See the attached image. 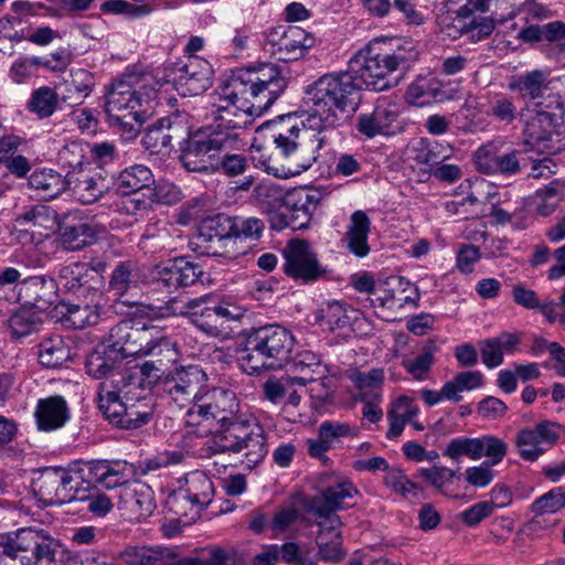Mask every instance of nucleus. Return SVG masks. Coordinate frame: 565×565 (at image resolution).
I'll return each instance as SVG.
<instances>
[{
  "label": "nucleus",
  "mask_w": 565,
  "mask_h": 565,
  "mask_svg": "<svg viewBox=\"0 0 565 565\" xmlns=\"http://www.w3.org/2000/svg\"><path fill=\"white\" fill-rule=\"evenodd\" d=\"M138 355L150 356L148 361L153 363H161V367L166 370L167 365L175 360V352L171 343L160 338L150 340L146 345L139 348Z\"/></svg>",
  "instance_id": "nucleus-52"
},
{
  "label": "nucleus",
  "mask_w": 565,
  "mask_h": 565,
  "mask_svg": "<svg viewBox=\"0 0 565 565\" xmlns=\"http://www.w3.org/2000/svg\"><path fill=\"white\" fill-rule=\"evenodd\" d=\"M555 114L543 110L541 104H536L531 116L526 119L523 135L526 150L537 149L540 151L548 131L553 128Z\"/></svg>",
  "instance_id": "nucleus-32"
},
{
  "label": "nucleus",
  "mask_w": 565,
  "mask_h": 565,
  "mask_svg": "<svg viewBox=\"0 0 565 565\" xmlns=\"http://www.w3.org/2000/svg\"><path fill=\"white\" fill-rule=\"evenodd\" d=\"M324 196L326 193L317 188H296L288 191L271 226L276 230L290 227L292 231L307 228Z\"/></svg>",
  "instance_id": "nucleus-11"
},
{
  "label": "nucleus",
  "mask_w": 565,
  "mask_h": 565,
  "mask_svg": "<svg viewBox=\"0 0 565 565\" xmlns=\"http://www.w3.org/2000/svg\"><path fill=\"white\" fill-rule=\"evenodd\" d=\"M388 111L383 108H375L371 114H362L358 118L356 128L366 138H374L384 134L388 127L386 122Z\"/></svg>",
  "instance_id": "nucleus-53"
},
{
  "label": "nucleus",
  "mask_w": 565,
  "mask_h": 565,
  "mask_svg": "<svg viewBox=\"0 0 565 565\" xmlns=\"http://www.w3.org/2000/svg\"><path fill=\"white\" fill-rule=\"evenodd\" d=\"M125 360L124 356L105 345L97 347L86 359L87 374L95 379H108L116 375L117 369Z\"/></svg>",
  "instance_id": "nucleus-36"
},
{
  "label": "nucleus",
  "mask_w": 565,
  "mask_h": 565,
  "mask_svg": "<svg viewBox=\"0 0 565 565\" xmlns=\"http://www.w3.org/2000/svg\"><path fill=\"white\" fill-rule=\"evenodd\" d=\"M138 264L134 260L119 262L110 276L109 290L117 297L128 292L131 287L138 284Z\"/></svg>",
  "instance_id": "nucleus-44"
},
{
  "label": "nucleus",
  "mask_w": 565,
  "mask_h": 565,
  "mask_svg": "<svg viewBox=\"0 0 565 565\" xmlns=\"http://www.w3.org/2000/svg\"><path fill=\"white\" fill-rule=\"evenodd\" d=\"M371 231V221L365 212L355 211L351 215V222L348 226L345 237L348 249L356 257H365L371 248L367 243V236Z\"/></svg>",
  "instance_id": "nucleus-38"
},
{
  "label": "nucleus",
  "mask_w": 565,
  "mask_h": 565,
  "mask_svg": "<svg viewBox=\"0 0 565 565\" xmlns=\"http://www.w3.org/2000/svg\"><path fill=\"white\" fill-rule=\"evenodd\" d=\"M522 152L518 149L500 152L493 143H487L475 152L473 160L481 173L512 177L519 174L525 166L524 159H520Z\"/></svg>",
  "instance_id": "nucleus-19"
},
{
  "label": "nucleus",
  "mask_w": 565,
  "mask_h": 565,
  "mask_svg": "<svg viewBox=\"0 0 565 565\" xmlns=\"http://www.w3.org/2000/svg\"><path fill=\"white\" fill-rule=\"evenodd\" d=\"M508 445L504 440L492 435H483L477 438V458L486 457V465L495 466L507 456Z\"/></svg>",
  "instance_id": "nucleus-50"
},
{
  "label": "nucleus",
  "mask_w": 565,
  "mask_h": 565,
  "mask_svg": "<svg viewBox=\"0 0 565 565\" xmlns=\"http://www.w3.org/2000/svg\"><path fill=\"white\" fill-rule=\"evenodd\" d=\"M142 332L134 329L130 322L121 321L110 329L107 343L104 345L126 359L139 354L136 340L142 339Z\"/></svg>",
  "instance_id": "nucleus-37"
},
{
  "label": "nucleus",
  "mask_w": 565,
  "mask_h": 565,
  "mask_svg": "<svg viewBox=\"0 0 565 565\" xmlns=\"http://www.w3.org/2000/svg\"><path fill=\"white\" fill-rule=\"evenodd\" d=\"M107 383L99 384L98 406L105 418L115 427L120 429H136L146 425L151 417V413L137 403L122 402L119 398V392L122 386L119 382L113 385Z\"/></svg>",
  "instance_id": "nucleus-10"
},
{
  "label": "nucleus",
  "mask_w": 565,
  "mask_h": 565,
  "mask_svg": "<svg viewBox=\"0 0 565 565\" xmlns=\"http://www.w3.org/2000/svg\"><path fill=\"white\" fill-rule=\"evenodd\" d=\"M222 138V134H214L209 127L193 132L186 127L185 136L179 141V159L183 168L191 172L210 173L217 149L225 146L221 142Z\"/></svg>",
  "instance_id": "nucleus-9"
},
{
  "label": "nucleus",
  "mask_w": 565,
  "mask_h": 565,
  "mask_svg": "<svg viewBox=\"0 0 565 565\" xmlns=\"http://www.w3.org/2000/svg\"><path fill=\"white\" fill-rule=\"evenodd\" d=\"M443 455L452 461H459L462 456L471 460L477 458V438L457 437L452 438L446 446Z\"/></svg>",
  "instance_id": "nucleus-62"
},
{
  "label": "nucleus",
  "mask_w": 565,
  "mask_h": 565,
  "mask_svg": "<svg viewBox=\"0 0 565 565\" xmlns=\"http://www.w3.org/2000/svg\"><path fill=\"white\" fill-rule=\"evenodd\" d=\"M36 427L41 431H53L62 428L71 417L66 401L60 395L38 401L34 412Z\"/></svg>",
  "instance_id": "nucleus-29"
},
{
  "label": "nucleus",
  "mask_w": 565,
  "mask_h": 565,
  "mask_svg": "<svg viewBox=\"0 0 565 565\" xmlns=\"http://www.w3.org/2000/svg\"><path fill=\"white\" fill-rule=\"evenodd\" d=\"M416 57V52L404 47L393 52H377L367 46L351 58L349 68L361 89L383 92L397 84L394 73L408 70Z\"/></svg>",
  "instance_id": "nucleus-3"
},
{
  "label": "nucleus",
  "mask_w": 565,
  "mask_h": 565,
  "mask_svg": "<svg viewBox=\"0 0 565 565\" xmlns=\"http://www.w3.org/2000/svg\"><path fill=\"white\" fill-rule=\"evenodd\" d=\"M17 301L26 308L39 312L46 311L54 303L56 284L44 276L29 277L15 286Z\"/></svg>",
  "instance_id": "nucleus-23"
},
{
  "label": "nucleus",
  "mask_w": 565,
  "mask_h": 565,
  "mask_svg": "<svg viewBox=\"0 0 565 565\" xmlns=\"http://www.w3.org/2000/svg\"><path fill=\"white\" fill-rule=\"evenodd\" d=\"M361 90L351 70L339 74H327L315 82L308 92L312 104L302 126L318 135L341 126L348 117V108L354 110L352 96Z\"/></svg>",
  "instance_id": "nucleus-1"
},
{
  "label": "nucleus",
  "mask_w": 565,
  "mask_h": 565,
  "mask_svg": "<svg viewBox=\"0 0 565 565\" xmlns=\"http://www.w3.org/2000/svg\"><path fill=\"white\" fill-rule=\"evenodd\" d=\"M124 558L131 565H154L169 558L164 551L147 546H132L125 551Z\"/></svg>",
  "instance_id": "nucleus-58"
},
{
  "label": "nucleus",
  "mask_w": 565,
  "mask_h": 565,
  "mask_svg": "<svg viewBox=\"0 0 565 565\" xmlns=\"http://www.w3.org/2000/svg\"><path fill=\"white\" fill-rule=\"evenodd\" d=\"M360 428L349 423H342L338 420L323 422L318 429V437L324 439V443L330 445L335 440L343 437H358Z\"/></svg>",
  "instance_id": "nucleus-56"
},
{
  "label": "nucleus",
  "mask_w": 565,
  "mask_h": 565,
  "mask_svg": "<svg viewBox=\"0 0 565 565\" xmlns=\"http://www.w3.org/2000/svg\"><path fill=\"white\" fill-rule=\"evenodd\" d=\"M213 454L242 455L248 468L258 465L267 455L266 435L262 427L241 416L209 430Z\"/></svg>",
  "instance_id": "nucleus-6"
},
{
  "label": "nucleus",
  "mask_w": 565,
  "mask_h": 565,
  "mask_svg": "<svg viewBox=\"0 0 565 565\" xmlns=\"http://www.w3.org/2000/svg\"><path fill=\"white\" fill-rule=\"evenodd\" d=\"M212 300L211 295H204L199 298H194L184 303L180 308V315H191L194 317V323L207 334L217 337L223 333L225 327L221 326L217 319V313L214 305L201 308L203 303H210Z\"/></svg>",
  "instance_id": "nucleus-31"
},
{
  "label": "nucleus",
  "mask_w": 565,
  "mask_h": 565,
  "mask_svg": "<svg viewBox=\"0 0 565 565\" xmlns=\"http://www.w3.org/2000/svg\"><path fill=\"white\" fill-rule=\"evenodd\" d=\"M437 347L434 341H428L423 348L422 353L414 359H406L402 361V366L407 371L413 379L423 381L429 374L431 366L435 363V352Z\"/></svg>",
  "instance_id": "nucleus-49"
},
{
  "label": "nucleus",
  "mask_w": 565,
  "mask_h": 565,
  "mask_svg": "<svg viewBox=\"0 0 565 565\" xmlns=\"http://www.w3.org/2000/svg\"><path fill=\"white\" fill-rule=\"evenodd\" d=\"M241 337L243 349L239 364L249 375L281 369L290 361L295 338L286 328L266 324L243 331Z\"/></svg>",
  "instance_id": "nucleus-2"
},
{
  "label": "nucleus",
  "mask_w": 565,
  "mask_h": 565,
  "mask_svg": "<svg viewBox=\"0 0 565 565\" xmlns=\"http://www.w3.org/2000/svg\"><path fill=\"white\" fill-rule=\"evenodd\" d=\"M350 312L353 313L354 310L345 303L332 301L326 303L317 311L316 320L322 328L334 331L350 324L352 319Z\"/></svg>",
  "instance_id": "nucleus-41"
},
{
  "label": "nucleus",
  "mask_w": 565,
  "mask_h": 565,
  "mask_svg": "<svg viewBox=\"0 0 565 565\" xmlns=\"http://www.w3.org/2000/svg\"><path fill=\"white\" fill-rule=\"evenodd\" d=\"M168 76L175 89L183 96H196L212 85V67L207 61L188 56L169 67Z\"/></svg>",
  "instance_id": "nucleus-15"
},
{
  "label": "nucleus",
  "mask_w": 565,
  "mask_h": 565,
  "mask_svg": "<svg viewBox=\"0 0 565 565\" xmlns=\"http://www.w3.org/2000/svg\"><path fill=\"white\" fill-rule=\"evenodd\" d=\"M90 280V268L86 263H71L61 267L58 281L66 290L77 292L88 285Z\"/></svg>",
  "instance_id": "nucleus-47"
},
{
  "label": "nucleus",
  "mask_w": 565,
  "mask_h": 565,
  "mask_svg": "<svg viewBox=\"0 0 565 565\" xmlns=\"http://www.w3.org/2000/svg\"><path fill=\"white\" fill-rule=\"evenodd\" d=\"M57 106V95L50 87L36 89L30 100V108L41 118L51 116Z\"/></svg>",
  "instance_id": "nucleus-60"
},
{
  "label": "nucleus",
  "mask_w": 565,
  "mask_h": 565,
  "mask_svg": "<svg viewBox=\"0 0 565 565\" xmlns=\"http://www.w3.org/2000/svg\"><path fill=\"white\" fill-rule=\"evenodd\" d=\"M65 183V191L83 204L95 203L109 191L107 180L90 167L67 171Z\"/></svg>",
  "instance_id": "nucleus-22"
},
{
  "label": "nucleus",
  "mask_w": 565,
  "mask_h": 565,
  "mask_svg": "<svg viewBox=\"0 0 565 565\" xmlns=\"http://www.w3.org/2000/svg\"><path fill=\"white\" fill-rule=\"evenodd\" d=\"M73 475L61 467H47L32 482L35 497L45 505L70 503L68 483Z\"/></svg>",
  "instance_id": "nucleus-20"
},
{
  "label": "nucleus",
  "mask_w": 565,
  "mask_h": 565,
  "mask_svg": "<svg viewBox=\"0 0 565 565\" xmlns=\"http://www.w3.org/2000/svg\"><path fill=\"white\" fill-rule=\"evenodd\" d=\"M545 75L542 71L535 70L521 76L511 87L518 89L523 96L535 99L542 95L545 87Z\"/></svg>",
  "instance_id": "nucleus-61"
},
{
  "label": "nucleus",
  "mask_w": 565,
  "mask_h": 565,
  "mask_svg": "<svg viewBox=\"0 0 565 565\" xmlns=\"http://www.w3.org/2000/svg\"><path fill=\"white\" fill-rule=\"evenodd\" d=\"M154 183L153 174L142 164H134L119 172L116 178V190L121 195H130L140 190L149 189Z\"/></svg>",
  "instance_id": "nucleus-40"
},
{
  "label": "nucleus",
  "mask_w": 565,
  "mask_h": 565,
  "mask_svg": "<svg viewBox=\"0 0 565 565\" xmlns=\"http://www.w3.org/2000/svg\"><path fill=\"white\" fill-rule=\"evenodd\" d=\"M316 43V38L299 26H288L279 38L278 47L271 50L278 61L290 62L303 56Z\"/></svg>",
  "instance_id": "nucleus-30"
},
{
  "label": "nucleus",
  "mask_w": 565,
  "mask_h": 565,
  "mask_svg": "<svg viewBox=\"0 0 565 565\" xmlns=\"http://www.w3.org/2000/svg\"><path fill=\"white\" fill-rule=\"evenodd\" d=\"M323 367L319 355L311 351H303L292 360L289 373L286 375L288 384L307 385L315 377L321 376Z\"/></svg>",
  "instance_id": "nucleus-35"
},
{
  "label": "nucleus",
  "mask_w": 565,
  "mask_h": 565,
  "mask_svg": "<svg viewBox=\"0 0 565 565\" xmlns=\"http://www.w3.org/2000/svg\"><path fill=\"white\" fill-rule=\"evenodd\" d=\"M84 159V145L79 141L66 143L57 153L60 164L63 168H67V171H76L89 167V163H85Z\"/></svg>",
  "instance_id": "nucleus-57"
},
{
  "label": "nucleus",
  "mask_w": 565,
  "mask_h": 565,
  "mask_svg": "<svg viewBox=\"0 0 565 565\" xmlns=\"http://www.w3.org/2000/svg\"><path fill=\"white\" fill-rule=\"evenodd\" d=\"M559 430L561 425L550 420H543L532 429H522L515 441L520 456L525 460H536L558 440Z\"/></svg>",
  "instance_id": "nucleus-21"
},
{
  "label": "nucleus",
  "mask_w": 565,
  "mask_h": 565,
  "mask_svg": "<svg viewBox=\"0 0 565 565\" xmlns=\"http://www.w3.org/2000/svg\"><path fill=\"white\" fill-rule=\"evenodd\" d=\"M565 507V487H556L539 497L531 504V512L536 516L556 513Z\"/></svg>",
  "instance_id": "nucleus-54"
},
{
  "label": "nucleus",
  "mask_w": 565,
  "mask_h": 565,
  "mask_svg": "<svg viewBox=\"0 0 565 565\" xmlns=\"http://www.w3.org/2000/svg\"><path fill=\"white\" fill-rule=\"evenodd\" d=\"M177 119L161 118L149 126L142 138L145 148L156 154L169 153L172 149V141H180L186 132V126Z\"/></svg>",
  "instance_id": "nucleus-27"
},
{
  "label": "nucleus",
  "mask_w": 565,
  "mask_h": 565,
  "mask_svg": "<svg viewBox=\"0 0 565 565\" xmlns=\"http://www.w3.org/2000/svg\"><path fill=\"white\" fill-rule=\"evenodd\" d=\"M416 477L425 479L435 490L445 493L444 488L451 484L459 476L456 470L434 465L430 468L418 469Z\"/></svg>",
  "instance_id": "nucleus-55"
},
{
  "label": "nucleus",
  "mask_w": 565,
  "mask_h": 565,
  "mask_svg": "<svg viewBox=\"0 0 565 565\" xmlns=\"http://www.w3.org/2000/svg\"><path fill=\"white\" fill-rule=\"evenodd\" d=\"M221 142L224 147L217 149L213 170L210 173L221 172L227 177L243 174L248 168L245 152L246 143L241 136L223 135Z\"/></svg>",
  "instance_id": "nucleus-26"
},
{
  "label": "nucleus",
  "mask_w": 565,
  "mask_h": 565,
  "mask_svg": "<svg viewBox=\"0 0 565 565\" xmlns=\"http://www.w3.org/2000/svg\"><path fill=\"white\" fill-rule=\"evenodd\" d=\"M234 235L235 220L225 214H216L200 223L194 244L202 254L234 258L236 254L227 249V243Z\"/></svg>",
  "instance_id": "nucleus-14"
},
{
  "label": "nucleus",
  "mask_w": 565,
  "mask_h": 565,
  "mask_svg": "<svg viewBox=\"0 0 565 565\" xmlns=\"http://www.w3.org/2000/svg\"><path fill=\"white\" fill-rule=\"evenodd\" d=\"M226 89L228 93L220 97L218 103L213 104L210 109V116L215 125L209 128L217 135L241 136L239 130L252 125L253 117H259L264 113H254L252 102L234 98V86L231 81Z\"/></svg>",
  "instance_id": "nucleus-12"
},
{
  "label": "nucleus",
  "mask_w": 565,
  "mask_h": 565,
  "mask_svg": "<svg viewBox=\"0 0 565 565\" xmlns=\"http://www.w3.org/2000/svg\"><path fill=\"white\" fill-rule=\"evenodd\" d=\"M405 280L402 277H392L387 279L380 288V295L373 300L377 302L380 307L386 308H402L406 302L411 300L408 296H405Z\"/></svg>",
  "instance_id": "nucleus-46"
},
{
  "label": "nucleus",
  "mask_w": 565,
  "mask_h": 565,
  "mask_svg": "<svg viewBox=\"0 0 565 565\" xmlns=\"http://www.w3.org/2000/svg\"><path fill=\"white\" fill-rule=\"evenodd\" d=\"M42 323L41 312L23 306L8 320L11 337L15 340L38 332Z\"/></svg>",
  "instance_id": "nucleus-42"
},
{
  "label": "nucleus",
  "mask_w": 565,
  "mask_h": 565,
  "mask_svg": "<svg viewBox=\"0 0 565 565\" xmlns=\"http://www.w3.org/2000/svg\"><path fill=\"white\" fill-rule=\"evenodd\" d=\"M495 29V22L489 17H475L469 23L462 26V33L468 34L473 42L490 36Z\"/></svg>",
  "instance_id": "nucleus-64"
},
{
  "label": "nucleus",
  "mask_w": 565,
  "mask_h": 565,
  "mask_svg": "<svg viewBox=\"0 0 565 565\" xmlns=\"http://www.w3.org/2000/svg\"><path fill=\"white\" fill-rule=\"evenodd\" d=\"M60 545L44 530L22 527L0 534V565H60Z\"/></svg>",
  "instance_id": "nucleus-4"
},
{
  "label": "nucleus",
  "mask_w": 565,
  "mask_h": 565,
  "mask_svg": "<svg viewBox=\"0 0 565 565\" xmlns=\"http://www.w3.org/2000/svg\"><path fill=\"white\" fill-rule=\"evenodd\" d=\"M236 394L222 387L206 388L186 412V425H206L209 430L241 416Z\"/></svg>",
  "instance_id": "nucleus-8"
},
{
  "label": "nucleus",
  "mask_w": 565,
  "mask_h": 565,
  "mask_svg": "<svg viewBox=\"0 0 565 565\" xmlns=\"http://www.w3.org/2000/svg\"><path fill=\"white\" fill-rule=\"evenodd\" d=\"M282 254L285 257L284 271L295 280L315 281L326 274V269L320 265L317 254L307 241L291 239L284 248Z\"/></svg>",
  "instance_id": "nucleus-17"
},
{
  "label": "nucleus",
  "mask_w": 565,
  "mask_h": 565,
  "mask_svg": "<svg viewBox=\"0 0 565 565\" xmlns=\"http://www.w3.org/2000/svg\"><path fill=\"white\" fill-rule=\"evenodd\" d=\"M68 359V351L62 341L54 343L52 340L43 341L39 349L40 363L46 367H58Z\"/></svg>",
  "instance_id": "nucleus-59"
},
{
  "label": "nucleus",
  "mask_w": 565,
  "mask_h": 565,
  "mask_svg": "<svg viewBox=\"0 0 565 565\" xmlns=\"http://www.w3.org/2000/svg\"><path fill=\"white\" fill-rule=\"evenodd\" d=\"M356 494L358 490L350 481L338 482L308 500L305 510L316 518L317 525L331 524L333 518L340 519L335 512L350 507L347 500L353 499Z\"/></svg>",
  "instance_id": "nucleus-16"
},
{
  "label": "nucleus",
  "mask_w": 565,
  "mask_h": 565,
  "mask_svg": "<svg viewBox=\"0 0 565 565\" xmlns=\"http://www.w3.org/2000/svg\"><path fill=\"white\" fill-rule=\"evenodd\" d=\"M565 150V121L562 117L555 115L553 128L543 142L540 152L546 154H557Z\"/></svg>",
  "instance_id": "nucleus-63"
},
{
  "label": "nucleus",
  "mask_w": 565,
  "mask_h": 565,
  "mask_svg": "<svg viewBox=\"0 0 565 565\" xmlns=\"http://www.w3.org/2000/svg\"><path fill=\"white\" fill-rule=\"evenodd\" d=\"M203 275L202 266L185 257L170 259L157 266V281L170 290L186 288L198 281L202 282Z\"/></svg>",
  "instance_id": "nucleus-24"
},
{
  "label": "nucleus",
  "mask_w": 565,
  "mask_h": 565,
  "mask_svg": "<svg viewBox=\"0 0 565 565\" xmlns=\"http://www.w3.org/2000/svg\"><path fill=\"white\" fill-rule=\"evenodd\" d=\"M167 373L161 367V363H153L147 360L142 364L137 365L134 371L120 375L119 384L125 388L138 386L142 390H150L153 385H160L163 390ZM115 382L118 383V381Z\"/></svg>",
  "instance_id": "nucleus-33"
},
{
  "label": "nucleus",
  "mask_w": 565,
  "mask_h": 565,
  "mask_svg": "<svg viewBox=\"0 0 565 565\" xmlns=\"http://www.w3.org/2000/svg\"><path fill=\"white\" fill-rule=\"evenodd\" d=\"M384 477V483L396 493L404 498L412 495L414 499L424 498V488L413 482L401 469H387Z\"/></svg>",
  "instance_id": "nucleus-51"
},
{
  "label": "nucleus",
  "mask_w": 565,
  "mask_h": 565,
  "mask_svg": "<svg viewBox=\"0 0 565 565\" xmlns=\"http://www.w3.org/2000/svg\"><path fill=\"white\" fill-rule=\"evenodd\" d=\"M154 98L153 88L142 87L136 90L122 79L113 83L105 102V113L109 124L117 127L127 139L135 138Z\"/></svg>",
  "instance_id": "nucleus-5"
},
{
  "label": "nucleus",
  "mask_w": 565,
  "mask_h": 565,
  "mask_svg": "<svg viewBox=\"0 0 565 565\" xmlns=\"http://www.w3.org/2000/svg\"><path fill=\"white\" fill-rule=\"evenodd\" d=\"M482 383V374L479 371L460 372L455 375L452 381L444 384V393L447 399L460 402L462 398L460 392L478 388Z\"/></svg>",
  "instance_id": "nucleus-48"
},
{
  "label": "nucleus",
  "mask_w": 565,
  "mask_h": 565,
  "mask_svg": "<svg viewBox=\"0 0 565 565\" xmlns=\"http://www.w3.org/2000/svg\"><path fill=\"white\" fill-rule=\"evenodd\" d=\"M300 128L297 125L287 126L285 131H280L274 138L276 147L281 151L285 157H290L292 163L296 166L295 171L291 173H300L308 170L318 158V150L324 143L323 137L311 139L309 142L299 143Z\"/></svg>",
  "instance_id": "nucleus-18"
},
{
  "label": "nucleus",
  "mask_w": 565,
  "mask_h": 565,
  "mask_svg": "<svg viewBox=\"0 0 565 565\" xmlns=\"http://www.w3.org/2000/svg\"><path fill=\"white\" fill-rule=\"evenodd\" d=\"M320 531L317 535L318 554L321 559L327 562H339L344 557L342 548L340 519L333 518L331 524L318 525Z\"/></svg>",
  "instance_id": "nucleus-34"
},
{
  "label": "nucleus",
  "mask_w": 565,
  "mask_h": 565,
  "mask_svg": "<svg viewBox=\"0 0 565 565\" xmlns=\"http://www.w3.org/2000/svg\"><path fill=\"white\" fill-rule=\"evenodd\" d=\"M207 375L196 365L178 366L167 373L163 392L180 407L195 404L207 388Z\"/></svg>",
  "instance_id": "nucleus-13"
},
{
  "label": "nucleus",
  "mask_w": 565,
  "mask_h": 565,
  "mask_svg": "<svg viewBox=\"0 0 565 565\" xmlns=\"http://www.w3.org/2000/svg\"><path fill=\"white\" fill-rule=\"evenodd\" d=\"M55 310L62 321L68 322L74 329H84L98 322L100 307L97 305H78L61 301Z\"/></svg>",
  "instance_id": "nucleus-39"
},
{
  "label": "nucleus",
  "mask_w": 565,
  "mask_h": 565,
  "mask_svg": "<svg viewBox=\"0 0 565 565\" xmlns=\"http://www.w3.org/2000/svg\"><path fill=\"white\" fill-rule=\"evenodd\" d=\"M118 505L130 522H139L156 509L153 491L148 484L135 481L120 490Z\"/></svg>",
  "instance_id": "nucleus-25"
},
{
  "label": "nucleus",
  "mask_w": 565,
  "mask_h": 565,
  "mask_svg": "<svg viewBox=\"0 0 565 565\" xmlns=\"http://www.w3.org/2000/svg\"><path fill=\"white\" fill-rule=\"evenodd\" d=\"M57 231L63 245L72 250L82 249L96 239L95 226L88 218L75 213L65 214L58 222Z\"/></svg>",
  "instance_id": "nucleus-28"
},
{
  "label": "nucleus",
  "mask_w": 565,
  "mask_h": 565,
  "mask_svg": "<svg viewBox=\"0 0 565 565\" xmlns=\"http://www.w3.org/2000/svg\"><path fill=\"white\" fill-rule=\"evenodd\" d=\"M66 174L62 177L52 169L35 170L29 178V184L41 192L43 198L53 199L65 191Z\"/></svg>",
  "instance_id": "nucleus-43"
},
{
  "label": "nucleus",
  "mask_w": 565,
  "mask_h": 565,
  "mask_svg": "<svg viewBox=\"0 0 565 565\" xmlns=\"http://www.w3.org/2000/svg\"><path fill=\"white\" fill-rule=\"evenodd\" d=\"M234 98L252 102L254 113H265L287 88L288 81L278 66L264 64L259 68L237 71L230 79Z\"/></svg>",
  "instance_id": "nucleus-7"
},
{
  "label": "nucleus",
  "mask_w": 565,
  "mask_h": 565,
  "mask_svg": "<svg viewBox=\"0 0 565 565\" xmlns=\"http://www.w3.org/2000/svg\"><path fill=\"white\" fill-rule=\"evenodd\" d=\"M206 558L184 557L179 565H245V557L235 547L212 546Z\"/></svg>",
  "instance_id": "nucleus-45"
}]
</instances>
